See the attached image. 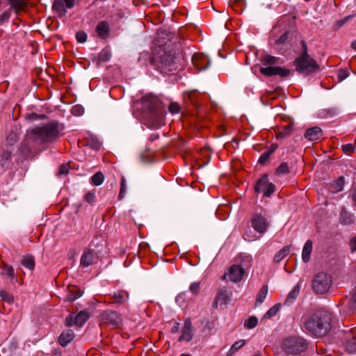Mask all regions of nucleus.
<instances>
[{
  "instance_id": "nucleus-63",
  "label": "nucleus",
  "mask_w": 356,
  "mask_h": 356,
  "mask_svg": "<svg viewBox=\"0 0 356 356\" xmlns=\"http://www.w3.org/2000/svg\"><path fill=\"white\" fill-rule=\"evenodd\" d=\"M352 200L356 204V187L353 188V193H352Z\"/></svg>"
},
{
  "instance_id": "nucleus-22",
  "label": "nucleus",
  "mask_w": 356,
  "mask_h": 356,
  "mask_svg": "<svg viewBox=\"0 0 356 356\" xmlns=\"http://www.w3.org/2000/svg\"><path fill=\"white\" fill-rule=\"evenodd\" d=\"M277 148V144H271L270 147L264 152L259 159L258 163L261 165H265L268 160L269 159L271 154L276 150Z\"/></svg>"
},
{
  "instance_id": "nucleus-52",
  "label": "nucleus",
  "mask_w": 356,
  "mask_h": 356,
  "mask_svg": "<svg viewBox=\"0 0 356 356\" xmlns=\"http://www.w3.org/2000/svg\"><path fill=\"white\" fill-rule=\"evenodd\" d=\"M76 38L80 43L85 42L87 40L88 35L83 31H79L76 34Z\"/></svg>"
},
{
  "instance_id": "nucleus-27",
  "label": "nucleus",
  "mask_w": 356,
  "mask_h": 356,
  "mask_svg": "<svg viewBox=\"0 0 356 356\" xmlns=\"http://www.w3.org/2000/svg\"><path fill=\"white\" fill-rule=\"evenodd\" d=\"M300 292L299 285L295 286L288 294L284 305H290L298 297Z\"/></svg>"
},
{
  "instance_id": "nucleus-25",
  "label": "nucleus",
  "mask_w": 356,
  "mask_h": 356,
  "mask_svg": "<svg viewBox=\"0 0 356 356\" xmlns=\"http://www.w3.org/2000/svg\"><path fill=\"white\" fill-rule=\"evenodd\" d=\"M293 131V124H289L288 125L285 127H282L280 128H278L276 131V137L277 138H284L285 137H287L291 134Z\"/></svg>"
},
{
  "instance_id": "nucleus-19",
  "label": "nucleus",
  "mask_w": 356,
  "mask_h": 356,
  "mask_svg": "<svg viewBox=\"0 0 356 356\" xmlns=\"http://www.w3.org/2000/svg\"><path fill=\"white\" fill-rule=\"evenodd\" d=\"M74 337V333L71 330L63 331L58 339L59 343L61 346L65 347L67 344L72 341Z\"/></svg>"
},
{
  "instance_id": "nucleus-46",
  "label": "nucleus",
  "mask_w": 356,
  "mask_h": 356,
  "mask_svg": "<svg viewBox=\"0 0 356 356\" xmlns=\"http://www.w3.org/2000/svg\"><path fill=\"white\" fill-rule=\"evenodd\" d=\"M71 113L74 116H81L84 113V108L81 105L76 104L72 108Z\"/></svg>"
},
{
  "instance_id": "nucleus-14",
  "label": "nucleus",
  "mask_w": 356,
  "mask_h": 356,
  "mask_svg": "<svg viewBox=\"0 0 356 356\" xmlns=\"http://www.w3.org/2000/svg\"><path fill=\"white\" fill-rule=\"evenodd\" d=\"M193 65L200 71L207 68L210 64L209 58L203 54H195L192 57Z\"/></svg>"
},
{
  "instance_id": "nucleus-9",
  "label": "nucleus",
  "mask_w": 356,
  "mask_h": 356,
  "mask_svg": "<svg viewBox=\"0 0 356 356\" xmlns=\"http://www.w3.org/2000/svg\"><path fill=\"white\" fill-rule=\"evenodd\" d=\"M254 191L257 193H264V196L268 197L275 192V186L268 182V175L264 174L257 181Z\"/></svg>"
},
{
  "instance_id": "nucleus-16",
  "label": "nucleus",
  "mask_w": 356,
  "mask_h": 356,
  "mask_svg": "<svg viewBox=\"0 0 356 356\" xmlns=\"http://www.w3.org/2000/svg\"><path fill=\"white\" fill-rule=\"evenodd\" d=\"M95 33L97 34L98 37L102 39H106L108 38L110 33V27L108 23L106 21L99 22L96 26Z\"/></svg>"
},
{
  "instance_id": "nucleus-29",
  "label": "nucleus",
  "mask_w": 356,
  "mask_h": 356,
  "mask_svg": "<svg viewBox=\"0 0 356 356\" xmlns=\"http://www.w3.org/2000/svg\"><path fill=\"white\" fill-rule=\"evenodd\" d=\"M19 138L18 129L15 127L14 129H12L6 137L7 143L10 145H13L16 143Z\"/></svg>"
},
{
  "instance_id": "nucleus-5",
  "label": "nucleus",
  "mask_w": 356,
  "mask_h": 356,
  "mask_svg": "<svg viewBox=\"0 0 356 356\" xmlns=\"http://www.w3.org/2000/svg\"><path fill=\"white\" fill-rule=\"evenodd\" d=\"M261 61L264 67L260 68V72L266 76L278 75L280 77L285 78L291 74L289 69L277 66L280 64V58L270 55L264 56Z\"/></svg>"
},
{
  "instance_id": "nucleus-24",
  "label": "nucleus",
  "mask_w": 356,
  "mask_h": 356,
  "mask_svg": "<svg viewBox=\"0 0 356 356\" xmlns=\"http://www.w3.org/2000/svg\"><path fill=\"white\" fill-rule=\"evenodd\" d=\"M21 264L26 268L33 271L35 266L34 256L31 254L23 256L21 260Z\"/></svg>"
},
{
  "instance_id": "nucleus-17",
  "label": "nucleus",
  "mask_w": 356,
  "mask_h": 356,
  "mask_svg": "<svg viewBox=\"0 0 356 356\" xmlns=\"http://www.w3.org/2000/svg\"><path fill=\"white\" fill-rule=\"evenodd\" d=\"M1 275L10 279V282L15 284L17 281L14 268L7 264H3L1 267Z\"/></svg>"
},
{
  "instance_id": "nucleus-12",
  "label": "nucleus",
  "mask_w": 356,
  "mask_h": 356,
  "mask_svg": "<svg viewBox=\"0 0 356 356\" xmlns=\"http://www.w3.org/2000/svg\"><path fill=\"white\" fill-rule=\"evenodd\" d=\"M251 224L254 229L260 234L265 233L268 227L267 220L261 213L254 214Z\"/></svg>"
},
{
  "instance_id": "nucleus-59",
  "label": "nucleus",
  "mask_w": 356,
  "mask_h": 356,
  "mask_svg": "<svg viewBox=\"0 0 356 356\" xmlns=\"http://www.w3.org/2000/svg\"><path fill=\"white\" fill-rule=\"evenodd\" d=\"M10 14L8 11H5L0 15V22L3 23L8 20L10 18Z\"/></svg>"
},
{
  "instance_id": "nucleus-55",
  "label": "nucleus",
  "mask_w": 356,
  "mask_h": 356,
  "mask_svg": "<svg viewBox=\"0 0 356 356\" xmlns=\"http://www.w3.org/2000/svg\"><path fill=\"white\" fill-rule=\"evenodd\" d=\"M171 113H178L180 111V106L177 102H172L168 107Z\"/></svg>"
},
{
  "instance_id": "nucleus-13",
  "label": "nucleus",
  "mask_w": 356,
  "mask_h": 356,
  "mask_svg": "<svg viewBox=\"0 0 356 356\" xmlns=\"http://www.w3.org/2000/svg\"><path fill=\"white\" fill-rule=\"evenodd\" d=\"M89 318V313L86 310L79 312L75 317L72 315H69L65 319L66 325L71 327L73 325H78L79 327L83 326V325Z\"/></svg>"
},
{
  "instance_id": "nucleus-64",
  "label": "nucleus",
  "mask_w": 356,
  "mask_h": 356,
  "mask_svg": "<svg viewBox=\"0 0 356 356\" xmlns=\"http://www.w3.org/2000/svg\"><path fill=\"white\" fill-rule=\"evenodd\" d=\"M351 47L356 50V40H354L352 43H351Z\"/></svg>"
},
{
  "instance_id": "nucleus-30",
  "label": "nucleus",
  "mask_w": 356,
  "mask_h": 356,
  "mask_svg": "<svg viewBox=\"0 0 356 356\" xmlns=\"http://www.w3.org/2000/svg\"><path fill=\"white\" fill-rule=\"evenodd\" d=\"M290 250L289 246L284 247L281 250H280L274 257V262L279 263L289 253Z\"/></svg>"
},
{
  "instance_id": "nucleus-53",
  "label": "nucleus",
  "mask_w": 356,
  "mask_h": 356,
  "mask_svg": "<svg viewBox=\"0 0 356 356\" xmlns=\"http://www.w3.org/2000/svg\"><path fill=\"white\" fill-rule=\"evenodd\" d=\"M289 31H286L279 38L275 40L276 44H284L289 39Z\"/></svg>"
},
{
  "instance_id": "nucleus-61",
  "label": "nucleus",
  "mask_w": 356,
  "mask_h": 356,
  "mask_svg": "<svg viewBox=\"0 0 356 356\" xmlns=\"http://www.w3.org/2000/svg\"><path fill=\"white\" fill-rule=\"evenodd\" d=\"M183 329L191 330V329H192V323H191V321L190 319H186L185 321L184 326Z\"/></svg>"
},
{
  "instance_id": "nucleus-44",
  "label": "nucleus",
  "mask_w": 356,
  "mask_h": 356,
  "mask_svg": "<svg viewBox=\"0 0 356 356\" xmlns=\"http://www.w3.org/2000/svg\"><path fill=\"white\" fill-rule=\"evenodd\" d=\"M245 343V340H239L238 341H236L231 347L230 350H229V355H232L234 353H236L238 349H240L241 347H243Z\"/></svg>"
},
{
  "instance_id": "nucleus-8",
  "label": "nucleus",
  "mask_w": 356,
  "mask_h": 356,
  "mask_svg": "<svg viewBox=\"0 0 356 356\" xmlns=\"http://www.w3.org/2000/svg\"><path fill=\"white\" fill-rule=\"evenodd\" d=\"M332 283L331 276L326 273L321 272L314 277L312 288L316 293L324 294L330 290Z\"/></svg>"
},
{
  "instance_id": "nucleus-4",
  "label": "nucleus",
  "mask_w": 356,
  "mask_h": 356,
  "mask_svg": "<svg viewBox=\"0 0 356 356\" xmlns=\"http://www.w3.org/2000/svg\"><path fill=\"white\" fill-rule=\"evenodd\" d=\"M302 49L300 55L295 59L296 71L304 75H309L319 69V65L308 54V48L305 40H301Z\"/></svg>"
},
{
  "instance_id": "nucleus-57",
  "label": "nucleus",
  "mask_w": 356,
  "mask_h": 356,
  "mask_svg": "<svg viewBox=\"0 0 356 356\" xmlns=\"http://www.w3.org/2000/svg\"><path fill=\"white\" fill-rule=\"evenodd\" d=\"M348 72L346 69H341L338 72V79L341 81L348 76Z\"/></svg>"
},
{
  "instance_id": "nucleus-26",
  "label": "nucleus",
  "mask_w": 356,
  "mask_h": 356,
  "mask_svg": "<svg viewBox=\"0 0 356 356\" xmlns=\"http://www.w3.org/2000/svg\"><path fill=\"white\" fill-rule=\"evenodd\" d=\"M313 243L311 240H307L303 247L302 258L305 263H307L309 261L310 255L312 251Z\"/></svg>"
},
{
  "instance_id": "nucleus-38",
  "label": "nucleus",
  "mask_w": 356,
  "mask_h": 356,
  "mask_svg": "<svg viewBox=\"0 0 356 356\" xmlns=\"http://www.w3.org/2000/svg\"><path fill=\"white\" fill-rule=\"evenodd\" d=\"M9 4L15 10L18 11L22 10L25 6L24 0H8Z\"/></svg>"
},
{
  "instance_id": "nucleus-34",
  "label": "nucleus",
  "mask_w": 356,
  "mask_h": 356,
  "mask_svg": "<svg viewBox=\"0 0 356 356\" xmlns=\"http://www.w3.org/2000/svg\"><path fill=\"white\" fill-rule=\"evenodd\" d=\"M104 179V174L101 171H99L91 177V181L93 185L99 186L103 183Z\"/></svg>"
},
{
  "instance_id": "nucleus-1",
  "label": "nucleus",
  "mask_w": 356,
  "mask_h": 356,
  "mask_svg": "<svg viewBox=\"0 0 356 356\" xmlns=\"http://www.w3.org/2000/svg\"><path fill=\"white\" fill-rule=\"evenodd\" d=\"M142 120L149 128L158 129L164 124V106L159 99L147 95L142 101Z\"/></svg>"
},
{
  "instance_id": "nucleus-32",
  "label": "nucleus",
  "mask_w": 356,
  "mask_h": 356,
  "mask_svg": "<svg viewBox=\"0 0 356 356\" xmlns=\"http://www.w3.org/2000/svg\"><path fill=\"white\" fill-rule=\"evenodd\" d=\"M268 294V286L264 285L257 295L256 305L261 304Z\"/></svg>"
},
{
  "instance_id": "nucleus-58",
  "label": "nucleus",
  "mask_w": 356,
  "mask_h": 356,
  "mask_svg": "<svg viewBox=\"0 0 356 356\" xmlns=\"http://www.w3.org/2000/svg\"><path fill=\"white\" fill-rule=\"evenodd\" d=\"M352 17V15H348L347 17H345L344 18L339 19L337 21L336 24L338 26V28L342 26L344 24H346L349 19Z\"/></svg>"
},
{
  "instance_id": "nucleus-6",
  "label": "nucleus",
  "mask_w": 356,
  "mask_h": 356,
  "mask_svg": "<svg viewBox=\"0 0 356 356\" xmlns=\"http://www.w3.org/2000/svg\"><path fill=\"white\" fill-rule=\"evenodd\" d=\"M150 62L159 71L164 74L172 72L177 68L175 56L171 51L161 50L152 57Z\"/></svg>"
},
{
  "instance_id": "nucleus-42",
  "label": "nucleus",
  "mask_w": 356,
  "mask_h": 356,
  "mask_svg": "<svg viewBox=\"0 0 356 356\" xmlns=\"http://www.w3.org/2000/svg\"><path fill=\"white\" fill-rule=\"evenodd\" d=\"M192 339H193V334H192L191 330L182 329V334L179 337L178 341H190L192 340Z\"/></svg>"
},
{
  "instance_id": "nucleus-31",
  "label": "nucleus",
  "mask_w": 356,
  "mask_h": 356,
  "mask_svg": "<svg viewBox=\"0 0 356 356\" xmlns=\"http://www.w3.org/2000/svg\"><path fill=\"white\" fill-rule=\"evenodd\" d=\"M111 55L109 51H102L97 58H93L92 60L93 62H96L97 65H99L101 62H106L108 61Z\"/></svg>"
},
{
  "instance_id": "nucleus-54",
  "label": "nucleus",
  "mask_w": 356,
  "mask_h": 356,
  "mask_svg": "<svg viewBox=\"0 0 356 356\" xmlns=\"http://www.w3.org/2000/svg\"><path fill=\"white\" fill-rule=\"evenodd\" d=\"M45 118H46L45 115H38V114L35 113H29L27 115V119H29L31 121H36V120H38L44 119Z\"/></svg>"
},
{
  "instance_id": "nucleus-10",
  "label": "nucleus",
  "mask_w": 356,
  "mask_h": 356,
  "mask_svg": "<svg viewBox=\"0 0 356 356\" xmlns=\"http://www.w3.org/2000/svg\"><path fill=\"white\" fill-rule=\"evenodd\" d=\"M99 318L101 323L111 325L115 327L122 324V318L114 311H105L99 315Z\"/></svg>"
},
{
  "instance_id": "nucleus-23",
  "label": "nucleus",
  "mask_w": 356,
  "mask_h": 356,
  "mask_svg": "<svg viewBox=\"0 0 356 356\" xmlns=\"http://www.w3.org/2000/svg\"><path fill=\"white\" fill-rule=\"evenodd\" d=\"M346 350L350 353H356V334H349L347 336Z\"/></svg>"
},
{
  "instance_id": "nucleus-20",
  "label": "nucleus",
  "mask_w": 356,
  "mask_h": 356,
  "mask_svg": "<svg viewBox=\"0 0 356 356\" xmlns=\"http://www.w3.org/2000/svg\"><path fill=\"white\" fill-rule=\"evenodd\" d=\"M344 185V177H340L338 179L333 181L328 185V190L332 193H337L343 190Z\"/></svg>"
},
{
  "instance_id": "nucleus-3",
  "label": "nucleus",
  "mask_w": 356,
  "mask_h": 356,
  "mask_svg": "<svg viewBox=\"0 0 356 356\" xmlns=\"http://www.w3.org/2000/svg\"><path fill=\"white\" fill-rule=\"evenodd\" d=\"M331 314L326 311L314 314L305 323V328L317 337L326 335L331 328Z\"/></svg>"
},
{
  "instance_id": "nucleus-47",
  "label": "nucleus",
  "mask_w": 356,
  "mask_h": 356,
  "mask_svg": "<svg viewBox=\"0 0 356 356\" xmlns=\"http://www.w3.org/2000/svg\"><path fill=\"white\" fill-rule=\"evenodd\" d=\"M127 191V186H126V180L124 177L121 179L120 183V191L118 195V200H122L124 198L125 193Z\"/></svg>"
},
{
  "instance_id": "nucleus-49",
  "label": "nucleus",
  "mask_w": 356,
  "mask_h": 356,
  "mask_svg": "<svg viewBox=\"0 0 356 356\" xmlns=\"http://www.w3.org/2000/svg\"><path fill=\"white\" fill-rule=\"evenodd\" d=\"M82 295V292L80 289H74L73 291H72L70 292V294L69 295V296L67 297V299L70 300V301H74L76 299L79 298V297H81Z\"/></svg>"
},
{
  "instance_id": "nucleus-37",
  "label": "nucleus",
  "mask_w": 356,
  "mask_h": 356,
  "mask_svg": "<svg viewBox=\"0 0 356 356\" xmlns=\"http://www.w3.org/2000/svg\"><path fill=\"white\" fill-rule=\"evenodd\" d=\"M277 97V94L274 91H268L265 95H262L261 100L264 104H269L270 101L276 99Z\"/></svg>"
},
{
  "instance_id": "nucleus-7",
  "label": "nucleus",
  "mask_w": 356,
  "mask_h": 356,
  "mask_svg": "<svg viewBox=\"0 0 356 356\" xmlns=\"http://www.w3.org/2000/svg\"><path fill=\"white\" fill-rule=\"evenodd\" d=\"M307 348L305 339L300 337H291L284 339L282 348L287 354L298 355L305 351Z\"/></svg>"
},
{
  "instance_id": "nucleus-41",
  "label": "nucleus",
  "mask_w": 356,
  "mask_h": 356,
  "mask_svg": "<svg viewBox=\"0 0 356 356\" xmlns=\"http://www.w3.org/2000/svg\"><path fill=\"white\" fill-rule=\"evenodd\" d=\"M70 169L68 163H63L58 167L57 175L60 177L66 176L69 173Z\"/></svg>"
},
{
  "instance_id": "nucleus-15",
  "label": "nucleus",
  "mask_w": 356,
  "mask_h": 356,
  "mask_svg": "<svg viewBox=\"0 0 356 356\" xmlns=\"http://www.w3.org/2000/svg\"><path fill=\"white\" fill-rule=\"evenodd\" d=\"M304 136L310 141L318 140L323 137V131L319 127H314L307 129Z\"/></svg>"
},
{
  "instance_id": "nucleus-2",
  "label": "nucleus",
  "mask_w": 356,
  "mask_h": 356,
  "mask_svg": "<svg viewBox=\"0 0 356 356\" xmlns=\"http://www.w3.org/2000/svg\"><path fill=\"white\" fill-rule=\"evenodd\" d=\"M64 125L57 120L37 126L31 130L33 141L40 144L52 143L63 135Z\"/></svg>"
},
{
  "instance_id": "nucleus-35",
  "label": "nucleus",
  "mask_w": 356,
  "mask_h": 356,
  "mask_svg": "<svg viewBox=\"0 0 356 356\" xmlns=\"http://www.w3.org/2000/svg\"><path fill=\"white\" fill-rule=\"evenodd\" d=\"M230 5L235 12L241 13L243 11L245 8V0H235Z\"/></svg>"
},
{
  "instance_id": "nucleus-50",
  "label": "nucleus",
  "mask_w": 356,
  "mask_h": 356,
  "mask_svg": "<svg viewBox=\"0 0 356 356\" xmlns=\"http://www.w3.org/2000/svg\"><path fill=\"white\" fill-rule=\"evenodd\" d=\"M88 251L89 250L86 248L81 259V265L83 267L89 266Z\"/></svg>"
},
{
  "instance_id": "nucleus-40",
  "label": "nucleus",
  "mask_w": 356,
  "mask_h": 356,
  "mask_svg": "<svg viewBox=\"0 0 356 356\" xmlns=\"http://www.w3.org/2000/svg\"><path fill=\"white\" fill-rule=\"evenodd\" d=\"M258 323V319L256 316H250L247 321L244 323V326L247 329H253L254 328Z\"/></svg>"
},
{
  "instance_id": "nucleus-48",
  "label": "nucleus",
  "mask_w": 356,
  "mask_h": 356,
  "mask_svg": "<svg viewBox=\"0 0 356 356\" xmlns=\"http://www.w3.org/2000/svg\"><path fill=\"white\" fill-rule=\"evenodd\" d=\"M102 143L97 137L90 136V148L95 150H99L101 147Z\"/></svg>"
},
{
  "instance_id": "nucleus-62",
  "label": "nucleus",
  "mask_w": 356,
  "mask_h": 356,
  "mask_svg": "<svg viewBox=\"0 0 356 356\" xmlns=\"http://www.w3.org/2000/svg\"><path fill=\"white\" fill-rule=\"evenodd\" d=\"M179 323H175L174 326L172 327L171 332L172 333H175L179 330Z\"/></svg>"
},
{
  "instance_id": "nucleus-39",
  "label": "nucleus",
  "mask_w": 356,
  "mask_h": 356,
  "mask_svg": "<svg viewBox=\"0 0 356 356\" xmlns=\"http://www.w3.org/2000/svg\"><path fill=\"white\" fill-rule=\"evenodd\" d=\"M280 308V304H276L273 306L264 316V319H269L271 317L274 316L279 311Z\"/></svg>"
},
{
  "instance_id": "nucleus-51",
  "label": "nucleus",
  "mask_w": 356,
  "mask_h": 356,
  "mask_svg": "<svg viewBox=\"0 0 356 356\" xmlns=\"http://www.w3.org/2000/svg\"><path fill=\"white\" fill-rule=\"evenodd\" d=\"M341 149L346 154H352L355 152V147L353 144H346L341 146Z\"/></svg>"
},
{
  "instance_id": "nucleus-56",
  "label": "nucleus",
  "mask_w": 356,
  "mask_h": 356,
  "mask_svg": "<svg viewBox=\"0 0 356 356\" xmlns=\"http://www.w3.org/2000/svg\"><path fill=\"white\" fill-rule=\"evenodd\" d=\"M190 291L195 295H197L200 291L199 282H193L190 286Z\"/></svg>"
},
{
  "instance_id": "nucleus-36",
  "label": "nucleus",
  "mask_w": 356,
  "mask_h": 356,
  "mask_svg": "<svg viewBox=\"0 0 356 356\" xmlns=\"http://www.w3.org/2000/svg\"><path fill=\"white\" fill-rule=\"evenodd\" d=\"M229 299V294L227 291H220L216 298V302H220L221 304H227Z\"/></svg>"
},
{
  "instance_id": "nucleus-43",
  "label": "nucleus",
  "mask_w": 356,
  "mask_h": 356,
  "mask_svg": "<svg viewBox=\"0 0 356 356\" xmlns=\"http://www.w3.org/2000/svg\"><path fill=\"white\" fill-rule=\"evenodd\" d=\"M289 172V168L288 163L286 162L282 163L275 170V174L280 175Z\"/></svg>"
},
{
  "instance_id": "nucleus-18",
  "label": "nucleus",
  "mask_w": 356,
  "mask_h": 356,
  "mask_svg": "<svg viewBox=\"0 0 356 356\" xmlns=\"http://www.w3.org/2000/svg\"><path fill=\"white\" fill-rule=\"evenodd\" d=\"M355 221L353 214L350 213L346 208H342L340 211L339 222L345 225H350Z\"/></svg>"
},
{
  "instance_id": "nucleus-45",
  "label": "nucleus",
  "mask_w": 356,
  "mask_h": 356,
  "mask_svg": "<svg viewBox=\"0 0 356 356\" xmlns=\"http://www.w3.org/2000/svg\"><path fill=\"white\" fill-rule=\"evenodd\" d=\"M11 159V154L10 152L6 151L3 152L1 155V165L4 168L6 165L8 164V163L10 161Z\"/></svg>"
},
{
  "instance_id": "nucleus-28",
  "label": "nucleus",
  "mask_w": 356,
  "mask_h": 356,
  "mask_svg": "<svg viewBox=\"0 0 356 356\" xmlns=\"http://www.w3.org/2000/svg\"><path fill=\"white\" fill-rule=\"evenodd\" d=\"M129 298V293L124 291H120L117 293H115L111 299L113 300V303H118L122 304L125 302Z\"/></svg>"
},
{
  "instance_id": "nucleus-33",
  "label": "nucleus",
  "mask_w": 356,
  "mask_h": 356,
  "mask_svg": "<svg viewBox=\"0 0 356 356\" xmlns=\"http://www.w3.org/2000/svg\"><path fill=\"white\" fill-rule=\"evenodd\" d=\"M0 297L1 300L8 304L10 305L14 302V297L13 294L6 290H0Z\"/></svg>"
},
{
  "instance_id": "nucleus-21",
  "label": "nucleus",
  "mask_w": 356,
  "mask_h": 356,
  "mask_svg": "<svg viewBox=\"0 0 356 356\" xmlns=\"http://www.w3.org/2000/svg\"><path fill=\"white\" fill-rule=\"evenodd\" d=\"M52 9L60 17L66 14V5L63 0H54Z\"/></svg>"
},
{
  "instance_id": "nucleus-11",
  "label": "nucleus",
  "mask_w": 356,
  "mask_h": 356,
  "mask_svg": "<svg viewBox=\"0 0 356 356\" xmlns=\"http://www.w3.org/2000/svg\"><path fill=\"white\" fill-rule=\"evenodd\" d=\"M245 275V269L239 265H232L230 266L228 273H225L222 280H225L227 277L232 282H240Z\"/></svg>"
},
{
  "instance_id": "nucleus-60",
  "label": "nucleus",
  "mask_w": 356,
  "mask_h": 356,
  "mask_svg": "<svg viewBox=\"0 0 356 356\" xmlns=\"http://www.w3.org/2000/svg\"><path fill=\"white\" fill-rule=\"evenodd\" d=\"M349 245L353 252L356 251V236L351 238Z\"/></svg>"
}]
</instances>
